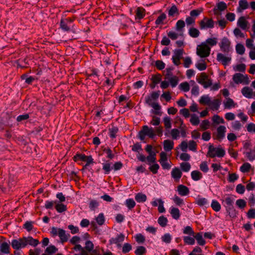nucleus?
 Returning <instances> with one entry per match:
<instances>
[{
  "mask_svg": "<svg viewBox=\"0 0 255 255\" xmlns=\"http://www.w3.org/2000/svg\"><path fill=\"white\" fill-rule=\"evenodd\" d=\"M221 102L220 99H215L213 101H211L209 106L213 110H218L221 105Z\"/></svg>",
  "mask_w": 255,
  "mask_h": 255,
  "instance_id": "obj_27",
  "label": "nucleus"
},
{
  "mask_svg": "<svg viewBox=\"0 0 255 255\" xmlns=\"http://www.w3.org/2000/svg\"><path fill=\"white\" fill-rule=\"evenodd\" d=\"M166 18V15L165 13L162 12L159 16H158L155 21L156 25H162L164 24V20Z\"/></svg>",
  "mask_w": 255,
  "mask_h": 255,
  "instance_id": "obj_37",
  "label": "nucleus"
},
{
  "mask_svg": "<svg viewBox=\"0 0 255 255\" xmlns=\"http://www.w3.org/2000/svg\"><path fill=\"white\" fill-rule=\"evenodd\" d=\"M171 175L175 181H178L182 176V173L178 167H174L171 172Z\"/></svg>",
  "mask_w": 255,
  "mask_h": 255,
  "instance_id": "obj_15",
  "label": "nucleus"
},
{
  "mask_svg": "<svg viewBox=\"0 0 255 255\" xmlns=\"http://www.w3.org/2000/svg\"><path fill=\"white\" fill-rule=\"evenodd\" d=\"M55 209L57 212L61 213L63 212L67 211V207L66 205L63 203H58L55 206Z\"/></svg>",
  "mask_w": 255,
  "mask_h": 255,
  "instance_id": "obj_40",
  "label": "nucleus"
},
{
  "mask_svg": "<svg viewBox=\"0 0 255 255\" xmlns=\"http://www.w3.org/2000/svg\"><path fill=\"white\" fill-rule=\"evenodd\" d=\"M217 60L223 65L226 66L231 61V57H226L222 53H218L217 55Z\"/></svg>",
  "mask_w": 255,
  "mask_h": 255,
  "instance_id": "obj_12",
  "label": "nucleus"
},
{
  "mask_svg": "<svg viewBox=\"0 0 255 255\" xmlns=\"http://www.w3.org/2000/svg\"><path fill=\"white\" fill-rule=\"evenodd\" d=\"M225 155V150L220 147H214L212 144H210L208 147V151L206 156L210 158H214L216 156L223 157Z\"/></svg>",
  "mask_w": 255,
  "mask_h": 255,
  "instance_id": "obj_4",
  "label": "nucleus"
},
{
  "mask_svg": "<svg viewBox=\"0 0 255 255\" xmlns=\"http://www.w3.org/2000/svg\"><path fill=\"white\" fill-rule=\"evenodd\" d=\"M188 33L191 37L197 38L199 36L200 32L198 29L192 27L189 29Z\"/></svg>",
  "mask_w": 255,
  "mask_h": 255,
  "instance_id": "obj_33",
  "label": "nucleus"
},
{
  "mask_svg": "<svg viewBox=\"0 0 255 255\" xmlns=\"http://www.w3.org/2000/svg\"><path fill=\"white\" fill-rule=\"evenodd\" d=\"M192 179L194 181H198L202 178V174L198 170H194L191 173Z\"/></svg>",
  "mask_w": 255,
  "mask_h": 255,
  "instance_id": "obj_34",
  "label": "nucleus"
},
{
  "mask_svg": "<svg viewBox=\"0 0 255 255\" xmlns=\"http://www.w3.org/2000/svg\"><path fill=\"white\" fill-rule=\"evenodd\" d=\"M251 167V165L249 163L245 162L240 167V170L243 173H247L250 171Z\"/></svg>",
  "mask_w": 255,
  "mask_h": 255,
  "instance_id": "obj_45",
  "label": "nucleus"
},
{
  "mask_svg": "<svg viewBox=\"0 0 255 255\" xmlns=\"http://www.w3.org/2000/svg\"><path fill=\"white\" fill-rule=\"evenodd\" d=\"M211 101L210 100V98L209 97V96L208 95L202 96L199 100V103L201 104L208 105V106L210 105Z\"/></svg>",
  "mask_w": 255,
  "mask_h": 255,
  "instance_id": "obj_42",
  "label": "nucleus"
},
{
  "mask_svg": "<svg viewBox=\"0 0 255 255\" xmlns=\"http://www.w3.org/2000/svg\"><path fill=\"white\" fill-rule=\"evenodd\" d=\"M236 50L238 54L243 55L245 53V48L243 44L239 43L236 46Z\"/></svg>",
  "mask_w": 255,
  "mask_h": 255,
  "instance_id": "obj_58",
  "label": "nucleus"
},
{
  "mask_svg": "<svg viewBox=\"0 0 255 255\" xmlns=\"http://www.w3.org/2000/svg\"><path fill=\"white\" fill-rule=\"evenodd\" d=\"M185 23L183 20L180 19L177 21L175 25L176 29L179 32H181V33L179 34V35H183V28L185 27Z\"/></svg>",
  "mask_w": 255,
  "mask_h": 255,
  "instance_id": "obj_25",
  "label": "nucleus"
},
{
  "mask_svg": "<svg viewBox=\"0 0 255 255\" xmlns=\"http://www.w3.org/2000/svg\"><path fill=\"white\" fill-rule=\"evenodd\" d=\"M183 241L185 244L188 245H193L195 243V238L190 236L183 237Z\"/></svg>",
  "mask_w": 255,
  "mask_h": 255,
  "instance_id": "obj_41",
  "label": "nucleus"
},
{
  "mask_svg": "<svg viewBox=\"0 0 255 255\" xmlns=\"http://www.w3.org/2000/svg\"><path fill=\"white\" fill-rule=\"evenodd\" d=\"M177 188L178 193L181 196L187 195L190 192L189 188L187 186L182 184L178 185Z\"/></svg>",
  "mask_w": 255,
  "mask_h": 255,
  "instance_id": "obj_21",
  "label": "nucleus"
},
{
  "mask_svg": "<svg viewBox=\"0 0 255 255\" xmlns=\"http://www.w3.org/2000/svg\"><path fill=\"white\" fill-rule=\"evenodd\" d=\"M180 89L183 91L186 92L189 91L190 86L188 82H184L181 83L179 85Z\"/></svg>",
  "mask_w": 255,
  "mask_h": 255,
  "instance_id": "obj_60",
  "label": "nucleus"
},
{
  "mask_svg": "<svg viewBox=\"0 0 255 255\" xmlns=\"http://www.w3.org/2000/svg\"><path fill=\"white\" fill-rule=\"evenodd\" d=\"M246 155L250 161L255 160V149H250V151L246 152Z\"/></svg>",
  "mask_w": 255,
  "mask_h": 255,
  "instance_id": "obj_62",
  "label": "nucleus"
},
{
  "mask_svg": "<svg viewBox=\"0 0 255 255\" xmlns=\"http://www.w3.org/2000/svg\"><path fill=\"white\" fill-rule=\"evenodd\" d=\"M158 223L162 227H165L168 223V220L167 218L163 216H160L157 220Z\"/></svg>",
  "mask_w": 255,
  "mask_h": 255,
  "instance_id": "obj_50",
  "label": "nucleus"
},
{
  "mask_svg": "<svg viewBox=\"0 0 255 255\" xmlns=\"http://www.w3.org/2000/svg\"><path fill=\"white\" fill-rule=\"evenodd\" d=\"M168 14L169 16L171 17L178 16L179 14L178 9L175 4H173L169 9Z\"/></svg>",
  "mask_w": 255,
  "mask_h": 255,
  "instance_id": "obj_26",
  "label": "nucleus"
},
{
  "mask_svg": "<svg viewBox=\"0 0 255 255\" xmlns=\"http://www.w3.org/2000/svg\"><path fill=\"white\" fill-rule=\"evenodd\" d=\"M156 134L152 128H149L147 126H143L141 129L138 132L137 136L141 141H144L145 136H148L150 138H153Z\"/></svg>",
  "mask_w": 255,
  "mask_h": 255,
  "instance_id": "obj_3",
  "label": "nucleus"
},
{
  "mask_svg": "<svg viewBox=\"0 0 255 255\" xmlns=\"http://www.w3.org/2000/svg\"><path fill=\"white\" fill-rule=\"evenodd\" d=\"M203 233L202 232H198L194 235L193 237L196 240L197 244L200 246H204L206 242V241L203 238Z\"/></svg>",
  "mask_w": 255,
  "mask_h": 255,
  "instance_id": "obj_20",
  "label": "nucleus"
},
{
  "mask_svg": "<svg viewBox=\"0 0 255 255\" xmlns=\"http://www.w3.org/2000/svg\"><path fill=\"white\" fill-rule=\"evenodd\" d=\"M112 163L109 160H106L105 162L102 163V169L104 171V173L106 175L109 174L113 169V167L111 166Z\"/></svg>",
  "mask_w": 255,
  "mask_h": 255,
  "instance_id": "obj_16",
  "label": "nucleus"
},
{
  "mask_svg": "<svg viewBox=\"0 0 255 255\" xmlns=\"http://www.w3.org/2000/svg\"><path fill=\"white\" fill-rule=\"evenodd\" d=\"M137 159L141 162H145L146 160L148 162V165L156 163V157L151 156H147L145 157L142 154H139V156H137Z\"/></svg>",
  "mask_w": 255,
  "mask_h": 255,
  "instance_id": "obj_11",
  "label": "nucleus"
},
{
  "mask_svg": "<svg viewBox=\"0 0 255 255\" xmlns=\"http://www.w3.org/2000/svg\"><path fill=\"white\" fill-rule=\"evenodd\" d=\"M161 75L159 73H157L152 76L151 80L154 83L157 84L161 81Z\"/></svg>",
  "mask_w": 255,
  "mask_h": 255,
  "instance_id": "obj_55",
  "label": "nucleus"
},
{
  "mask_svg": "<svg viewBox=\"0 0 255 255\" xmlns=\"http://www.w3.org/2000/svg\"><path fill=\"white\" fill-rule=\"evenodd\" d=\"M217 134L216 139L221 141L225 136L226 131V127L224 126H220L217 129Z\"/></svg>",
  "mask_w": 255,
  "mask_h": 255,
  "instance_id": "obj_13",
  "label": "nucleus"
},
{
  "mask_svg": "<svg viewBox=\"0 0 255 255\" xmlns=\"http://www.w3.org/2000/svg\"><path fill=\"white\" fill-rule=\"evenodd\" d=\"M75 19V16L61 18L60 21V28L64 32L71 31L73 33H75V25L72 24Z\"/></svg>",
  "mask_w": 255,
  "mask_h": 255,
  "instance_id": "obj_1",
  "label": "nucleus"
},
{
  "mask_svg": "<svg viewBox=\"0 0 255 255\" xmlns=\"http://www.w3.org/2000/svg\"><path fill=\"white\" fill-rule=\"evenodd\" d=\"M227 8L226 3L224 1L219 2L217 4V8L215 7L213 9L214 14L215 15H219V13L218 11H223Z\"/></svg>",
  "mask_w": 255,
  "mask_h": 255,
  "instance_id": "obj_17",
  "label": "nucleus"
},
{
  "mask_svg": "<svg viewBox=\"0 0 255 255\" xmlns=\"http://www.w3.org/2000/svg\"><path fill=\"white\" fill-rule=\"evenodd\" d=\"M219 46L221 50L225 54L227 55L230 51L231 42L227 37H224L222 39L221 42L219 43Z\"/></svg>",
  "mask_w": 255,
  "mask_h": 255,
  "instance_id": "obj_8",
  "label": "nucleus"
},
{
  "mask_svg": "<svg viewBox=\"0 0 255 255\" xmlns=\"http://www.w3.org/2000/svg\"><path fill=\"white\" fill-rule=\"evenodd\" d=\"M155 66L159 70H162L165 68V64L161 60H157L155 61Z\"/></svg>",
  "mask_w": 255,
  "mask_h": 255,
  "instance_id": "obj_59",
  "label": "nucleus"
},
{
  "mask_svg": "<svg viewBox=\"0 0 255 255\" xmlns=\"http://www.w3.org/2000/svg\"><path fill=\"white\" fill-rule=\"evenodd\" d=\"M248 24V21L246 19L244 16H241L239 18L237 22L238 25L244 30L247 29Z\"/></svg>",
  "mask_w": 255,
  "mask_h": 255,
  "instance_id": "obj_19",
  "label": "nucleus"
},
{
  "mask_svg": "<svg viewBox=\"0 0 255 255\" xmlns=\"http://www.w3.org/2000/svg\"><path fill=\"white\" fill-rule=\"evenodd\" d=\"M211 207L212 209L218 212L221 210V206L220 203L216 200H213L211 204Z\"/></svg>",
  "mask_w": 255,
  "mask_h": 255,
  "instance_id": "obj_44",
  "label": "nucleus"
},
{
  "mask_svg": "<svg viewBox=\"0 0 255 255\" xmlns=\"http://www.w3.org/2000/svg\"><path fill=\"white\" fill-rule=\"evenodd\" d=\"M148 105L152 107L154 109L155 111L152 112L154 115L159 116L161 115V113L159 112L161 109V106L158 103L153 102L152 104Z\"/></svg>",
  "mask_w": 255,
  "mask_h": 255,
  "instance_id": "obj_35",
  "label": "nucleus"
},
{
  "mask_svg": "<svg viewBox=\"0 0 255 255\" xmlns=\"http://www.w3.org/2000/svg\"><path fill=\"white\" fill-rule=\"evenodd\" d=\"M126 205L129 210H131L135 206V202L132 198H128L126 200Z\"/></svg>",
  "mask_w": 255,
  "mask_h": 255,
  "instance_id": "obj_47",
  "label": "nucleus"
},
{
  "mask_svg": "<svg viewBox=\"0 0 255 255\" xmlns=\"http://www.w3.org/2000/svg\"><path fill=\"white\" fill-rule=\"evenodd\" d=\"M199 28L201 30L213 28L214 27V21L212 18H209L206 16L199 21Z\"/></svg>",
  "mask_w": 255,
  "mask_h": 255,
  "instance_id": "obj_7",
  "label": "nucleus"
},
{
  "mask_svg": "<svg viewBox=\"0 0 255 255\" xmlns=\"http://www.w3.org/2000/svg\"><path fill=\"white\" fill-rule=\"evenodd\" d=\"M169 81L172 87H175L178 84L179 79L177 76H174L169 78Z\"/></svg>",
  "mask_w": 255,
  "mask_h": 255,
  "instance_id": "obj_61",
  "label": "nucleus"
},
{
  "mask_svg": "<svg viewBox=\"0 0 255 255\" xmlns=\"http://www.w3.org/2000/svg\"><path fill=\"white\" fill-rule=\"evenodd\" d=\"M205 43L207 44L209 46H214L217 43V38L216 37L209 38L206 39Z\"/></svg>",
  "mask_w": 255,
  "mask_h": 255,
  "instance_id": "obj_56",
  "label": "nucleus"
},
{
  "mask_svg": "<svg viewBox=\"0 0 255 255\" xmlns=\"http://www.w3.org/2000/svg\"><path fill=\"white\" fill-rule=\"evenodd\" d=\"M172 217L175 220H178L180 217V213L178 208L172 207L169 211Z\"/></svg>",
  "mask_w": 255,
  "mask_h": 255,
  "instance_id": "obj_22",
  "label": "nucleus"
},
{
  "mask_svg": "<svg viewBox=\"0 0 255 255\" xmlns=\"http://www.w3.org/2000/svg\"><path fill=\"white\" fill-rule=\"evenodd\" d=\"M174 147V142L172 140L166 139L163 141V148L166 151L171 150Z\"/></svg>",
  "mask_w": 255,
  "mask_h": 255,
  "instance_id": "obj_23",
  "label": "nucleus"
},
{
  "mask_svg": "<svg viewBox=\"0 0 255 255\" xmlns=\"http://www.w3.org/2000/svg\"><path fill=\"white\" fill-rule=\"evenodd\" d=\"M224 202L226 211L230 217L235 218L238 212L234 207V199L230 197H228L225 199Z\"/></svg>",
  "mask_w": 255,
  "mask_h": 255,
  "instance_id": "obj_2",
  "label": "nucleus"
},
{
  "mask_svg": "<svg viewBox=\"0 0 255 255\" xmlns=\"http://www.w3.org/2000/svg\"><path fill=\"white\" fill-rule=\"evenodd\" d=\"M73 160L75 162H78L79 160L85 161V154L77 152L73 157Z\"/></svg>",
  "mask_w": 255,
  "mask_h": 255,
  "instance_id": "obj_43",
  "label": "nucleus"
},
{
  "mask_svg": "<svg viewBox=\"0 0 255 255\" xmlns=\"http://www.w3.org/2000/svg\"><path fill=\"white\" fill-rule=\"evenodd\" d=\"M180 167L184 172H188L191 168V165L188 162H182L180 164Z\"/></svg>",
  "mask_w": 255,
  "mask_h": 255,
  "instance_id": "obj_63",
  "label": "nucleus"
},
{
  "mask_svg": "<svg viewBox=\"0 0 255 255\" xmlns=\"http://www.w3.org/2000/svg\"><path fill=\"white\" fill-rule=\"evenodd\" d=\"M20 79L21 80H25V83L27 85H32V83L35 81L38 80L35 77L28 76V73H24L20 76Z\"/></svg>",
  "mask_w": 255,
  "mask_h": 255,
  "instance_id": "obj_14",
  "label": "nucleus"
},
{
  "mask_svg": "<svg viewBox=\"0 0 255 255\" xmlns=\"http://www.w3.org/2000/svg\"><path fill=\"white\" fill-rule=\"evenodd\" d=\"M96 220L98 224L100 226L103 225L105 221V217L104 214L101 213H100L97 217L96 218Z\"/></svg>",
  "mask_w": 255,
  "mask_h": 255,
  "instance_id": "obj_52",
  "label": "nucleus"
},
{
  "mask_svg": "<svg viewBox=\"0 0 255 255\" xmlns=\"http://www.w3.org/2000/svg\"><path fill=\"white\" fill-rule=\"evenodd\" d=\"M203 11V8L202 7L192 10L190 12V15L196 20V18L198 17Z\"/></svg>",
  "mask_w": 255,
  "mask_h": 255,
  "instance_id": "obj_38",
  "label": "nucleus"
},
{
  "mask_svg": "<svg viewBox=\"0 0 255 255\" xmlns=\"http://www.w3.org/2000/svg\"><path fill=\"white\" fill-rule=\"evenodd\" d=\"M183 233L184 234L188 235L190 236L193 237L195 234L192 228L190 226H186L183 230Z\"/></svg>",
  "mask_w": 255,
  "mask_h": 255,
  "instance_id": "obj_48",
  "label": "nucleus"
},
{
  "mask_svg": "<svg viewBox=\"0 0 255 255\" xmlns=\"http://www.w3.org/2000/svg\"><path fill=\"white\" fill-rule=\"evenodd\" d=\"M145 14V9L142 7H138L135 11V19H142Z\"/></svg>",
  "mask_w": 255,
  "mask_h": 255,
  "instance_id": "obj_18",
  "label": "nucleus"
},
{
  "mask_svg": "<svg viewBox=\"0 0 255 255\" xmlns=\"http://www.w3.org/2000/svg\"><path fill=\"white\" fill-rule=\"evenodd\" d=\"M50 234L53 237L58 235L62 243L66 242L68 238L65 234V231L63 229L53 227L50 231Z\"/></svg>",
  "mask_w": 255,
  "mask_h": 255,
  "instance_id": "obj_6",
  "label": "nucleus"
},
{
  "mask_svg": "<svg viewBox=\"0 0 255 255\" xmlns=\"http://www.w3.org/2000/svg\"><path fill=\"white\" fill-rule=\"evenodd\" d=\"M150 166L149 167V170L151 171L153 174H155L158 172V170L159 169V165L157 163H153L149 165Z\"/></svg>",
  "mask_w": 255,
  "mask_h": 255,
  "instance_id": "obj_51",
  "label": "nucleus"
},
{
  "mask_svg": "<svg viewBox=\"0 0 255 255\" xmlns=\"http://www.w3.org/2000/svg\"><path fill=\"white\" fill-rule=\"evenodd\" d=\"M239 4V6L237 8L238 11L240 12L248 8L249 4L247 0H240Z\"/></svg>",
  "mask_w": 255,
  "mask_h": 255,
  "instance_id": "obj_30",
  "label": "nucleus"
},
{
  "mask_svg": "<svg viewBox=\"0 0 255 255\" xmlns=\"http://www.w3.org/2000/svg\"><path fill=\"white\" fill-rule=\"evenodd\" d=\"M109 136L112 138H115L117 136V133L119 131V128L117 127L112 126L111 128H110L109 129Z\"/></svg>",
  "mask_w": 255,
  "mask_h": 255,
  "instance_id": "obj_39",
  "label": "nucleus"
},
{
  "mask_svg": "<svg viewBox=\"0 0 255 255\" xmlns=\"http://www.w3.org/2000/svg\"><path fill=\"white\" fill-rule=\"evenodd\" d=\"M99 206V203L95 200H91L89 203V207L91 211H95V209Z\"/></svg>",
  "mask_w": 255,
  "mask_h": 255,
  "instance_id": "obj_64",
  "label": "nucleus"
},
{
  "mask_svg": "<svg viewBox=\"0 0 255 255\" xmlns=\"http://www.w3.org/2000/svg\"><path fill=\"white\" fill-rule=\"evenodd\" d=\"M211 48L207 44L202 43L197 48V54L201 58H206L210 55Z\"/></svg>",
  "mask_w": 255,
  "mask_h": 255,
  "instance_id": "obj_5",
  "label": "nucleus"
},
{
  "mask_svg": "<svg viewBox=\"0 0 255 255\" xmlns=\"http://www.w3.org/2000/svg\"><path fill=\"white\" fill-rule=\"evenodd\" d=\"M152 145L151 144H147L145 147V150L148 153V156L156 157V152L152 150Z\"/></svg>",
  "mask_w": 255,
  "mask_h": 255,
  "instance_id": "obj_46",
  "label": "nucleus"
},
{
  "mask_svg": "<svg viewBox=\"0 0 255 255\" xmlns=\"http://www.w3.org/2000/svg\"><path fill=\"white\" fill-rule=\"evenodd\" d=\"M146 253V249L143 246L137 247L136 250L134 252L136 255H143Z\"/></svg>",
  "mask_w": 255,
  "mask_h": 255,
  "instance_id": "obj_54",
  "label": "nucleus"
},
{
  "mask_svg": "<svg viewBox=\"0 0 255 255\" xmlns=\"http://www.w3.org/2000/svg\"><path fill=\"white\" fill-rule=\"evenodd\" d=\"M34 222L26 221L23 225V228L26 229L27 232H30L33 228Z\"/></svg>",
  "mask_w": 255,
  "mask_h": 255,
  "instance_id": "obj_57",
  "label": "nucleus"
},
{
  "mask_svg": "<svg viewBox=\"0 0 255 255\" xmlns=\"http://www.w3.org/2000/svg\"><path fill=\"white\" fill-rule=\"evenodd\" d=\"M242 77H243L242 74L237 73L233 75V80L236 84L242 83Z\"/></svg>",
  "mask_w": 255,
  "mask_h": 255,
  "instance_id": "obj_49",
  "label": "nucleus"
},
{
  "mask_svg": "<svg viewBox=\"0 0 255 255\" xmlns=\"http://www.w3.org/2000/svg\"><path fill=\"white\" fill-rule=\"evenodd\" d=\"M14 119V116H12L10 115H8L6 118L5 126L9 128H13L15 126V123L13 122V119Z\"/></svg>",
  "mask_w": 255,
  "mask_h": 255,
  "instance_id": "obj_31",
  "label": "nucleus"
},
{
  "mask_svg": "<svg viewBox=\"0 0 255 255\" xmlns=\"http://www.w3.org/2000/svg\"><path fill=\"white\" fill-rule=\"evenodd\" d=\"M26 241V246L28 244L33 247H36L39 243V241L37 239H33L32 237L29 236L27 238L23 237Z\"/></svg>",
  "mask_w": 255,
  "mask_h": 255,
  "instance_id": "obj_24",
  "label": "nucleus"
},
{
  "mask_svg": "<svg viewBox=\"0 0 255 255\" xmlns=\"http://www.w3.org/2000/svg\"><path fill=\"white\" fill-rule=\"evenodd\" d=\"M135 199L138 203H142L146 201L147 197L145 194L138 193L135 196Z\"/></svg>",
  "mask_w": 255,
  "mask_h": 255,
  "instance_id": "obj_36",
  "label": "nucleus"
},
{
  "mask_svg": "<svg viewBox=\"0 0 255 255\" xmlns=\"http://www.w3.org/2000/svg\"><path fill=\"white\" fill-rule=\"evenodd\" d=\"M195 203L199 206H204L208 204V200L205 198H201L200 195H198L196 199Z\"/></svg>",
  "mask_w": 255,
  "mask_h": 255,
  "instance_id": "obj_32",
  "label": "nucleus"
},
{
  "mask_svg": "<svg viewBox=\"0 0 255 255\" xmlns=\"http://www.w3.org/2000/svg\"><path fill=\"white\" fill-rule=\"evenodd\" d=\"M242 93L246 98H251L253 94V91L249 87H245L242 89Z\"/></svg>",
  "mask_w": 255,
  "mask_h": 255,
  "instance_id": "obj_28",
  "label": "nucleus"
},
{
  "mask_svg": "<svg viewBox=\"0 0 255 255\" xmlns=\"http://www.w3.org/2000/svg\"><path fill=\"white\" fill-rule=\"evenodd\" d=\"M58 251V249L55 247L54 245H50L45 250V253L49 254L48 255H51L53 254L56 253Z\"/></svg>",
  "mask_w": 255,
  "mask_h": 255,
  "instance_id": "obj_53",
  "label": "nucleus"
},
{
  "mask_svg": "<svg viewBox=\"0 0 255 255\" xmlns=\"http://www.w3.org/2000/svg\"><path fill=\"white\" fill-rule=\"evenodd\" d=\"M10 247L6 242H3L0 246V251L1 253L5 254L10 253Z\"/></svg>",
  "mask_w": 255,
  "mask_h": 255,
  "instance_id": "obj_29",
  "label": "nucleus"
},
{
  "mask_svg": "<svg viewBox=\"0 0 255 255\" xmlns=\"http://www.w3.org/2000/svg\"><path fill=\"white\" fill-rule=\"evenodd\" d=\"M160 91H157L155 92H153L150 96H147L145 98V103L147 105H150L152 104L153 102H152V101H156L160 95Z\"/></svg>",
  "mask_w": 255,
  "mask_h": 255,
  "instance_id": "obj_10",
  "label": "nucleus"
},
{
  "mask_svg": "<svg viewBox=\"0 0 255 255\" xmlns=\"http://www.w3.org/2000/svg\"><path fill=\"white\" fill-rule=\"evenodd\" d=\"M11 246L14 250H18L20 248H24L26 246V241L23 237L20 238L18 240L13 239L11 241Z\"/></svg>",
  "mask_w": 255,
  "mask_h": 255,
  "instance_id": "obj_9",
  "label": "nucleus"
}]
</instances>
